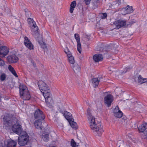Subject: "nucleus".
Masks as SVG:
<instances>
[{
	"mask_svg": "<svg viewBox=\"0 0 147 147\" xmlns=\"http://www.w3.org/2000/svg\"><path fill=\"white\" fill-rule=\"evenodd\" d=\"M132 68V67L128 66L125 68L124 69V73H125L127 71H129Z\"/></svg>",
	"mask_w": 147,
	"mask_h": 147,
	"instance_id": "38",
	"label": "nucleus"
},
{
	"mask_svg": "<svg viewBox=\"0 0 147 147\" xmlns=\"http://www.w3.org/2000/svg\"><path fill=\"white\" fill-rule=\"evenodd\" d=\"M6 78V75L5 74H2L0 76V79L1 81L4 80Z\"/></svg>",
	"mask_w": 147,
	"mask_h": 147,
	"instance_id": "37",
	"label": "nucleus"
},
{
	"mask_svg": "<svg viewBox=\"0 0 147 147\" xmlns=\"http://www.w3.org/2000/svg\"><path fill=\"white\" fill-rule=\"evenodd\" d=\"M73 69L74 72L76 74H77L80 72V67L78 64L75 63L73 67Z\"/></svg>",
	"mask_w": 147,
	"mask_h": 147,
	"instance_id": "20",
	"label": "nucleus"
},
{
	"mask_svg": "<svg viewBox=\"0 0 147 147\" xmlns=\"http://www.w3.org/2000/svg\"><path fill=\"white\" fill-rule=\"evenodd\" d=\"M74 37L75 39L76 40L77 42H80V37L79 35L78 34H74Z\"/></svg>",
	"mask_w": 147,
	"mask_h": 147,
	"instance_id": "35",
	"label": "nucleus"
},
{
	"mask_svg": "<svg viewBox=\"0 0 147 147\" xmlns=\"http://www.w3.org/2000/svg\"><path fill=\"white\" fill-rule=\"evenodd\" d=\"M25 15L26 17L28 18H30L31 17L32 13L31 12L28 11H25Z\"/></svg>",
	"mask_w": 147,
	"mask_h": 147,
	"instance_id": "33",
	"label": "nucleus"
},
{
	"mask_svg": "<svg viewBox=\"0 0 147 147\" xmlns=\"http://www.w3.org/2000/svg\"><path fill=\"white\" fill-rule=\"evenodd\" d=\"M107 15L106 13H102V16H101V18L102 19H105L107 17Z\"/></svg>",
	"mask_w": 147,
	"mask_h": 147,
	"instance_id": "40",
	"label": "nucleus"
},
{
	"mask_svg": "<svg viewBox=\"0 0 147 147\" xmlns=\"http://www.w3.org/2000/svg\"><path fill=\"white\" fill-rule=\"evenodd\" d=\"M13 131L17 134H20L22 131V126L19 124L13 125L12 127Z\"/></svg>",
	"mask_w": 147,
	"mask_h": 147,
	"instance_id": "11",
	"label": "nucleus"
},
{
	"mask_svg": "<svg viewBox=\"0 0 147 147\" xmlns=\"http://www.w3.org/2000/svg\"><path fill=\"white\" fill-rule=\"evenodd\" d=\"M100 4V0H93L92 5L93 8L94 9L97 8Z\"/></svg>",
	"mask_w": 147,
	"mask_h": 147,
	"instance_id": "24",
	"label": "nucleus"
},
{
	"mask_svg": "<svg viewBox=\"0 0 147 147\" xmlns=\"http://www.w3.org/2000/svg\"><path fill=\"white\" fill-rule=\"evenodd\" d=\"M2 97L0 96V101H1V98H2Z\"/></svg>",
	"mask_w": 147,
	"mask_h": 147,
	"instance_id": "47",
	"label": "nucleus"
},
{
	"mask_svg": "<svg viewBox=\"0 0 147 147\" xmlns=\"http://www.w3.org/2000/svg\"><path fill=\"white\" fill-rule=\"evenodd\" d=\"M91 0H84V1L86 4L89 5L90 2Z\"/></svg>",
	"mask_w": 147,
	"mask_h": 147,
	"instance_id": "42",
	"label": "nucleus"
},
{
	"mask_svg": "<svg viewBox=\"0 0 147 147\" xmlns=\"http://www.w3.org/2000/svg\"><path fill=\"white\" fill-rule=\"evenodd\" d=\"M20 92H23L25 91L26 92V91L28 90L27 87L24 84H20L19 86Z\"/></svg>",
	"mask_w": 147,
	"mask_h": 147,
	"instance_id": "27",
	"label": "nucleus"
},
{
	"mask_svg": "<svg viewBox=\"0 0 147 147\" xmlns=\"http://www.w3.org/2000/svg\"><path fill=\"white\" fill-rule=\"evenodd\" d=\"M134 10L132 6L127 5L126 7L123 8L121 10V13L123 15H126L130 13L133 11Z\"/></svg>",
	"mask_w": 147,
	"mask_h": 147,
	"instance_id": "13",
	"label": "nucleus"
},
{
	"mask_svg": "<svg viewBox=\"0 0 147 147\" xmlns=\"http://www.w3.org/2000/svg\"><path fill=\"white\" fill-rule=\"evenodd\" d=\"M91 110L88 108L87 112V117L90 128L94 132L96 133L98 136H100L104 132L101 123L95 120L94 117L91 115Z\"/></svg>",
	"mask_w": 147,
	"mask_h": 147,
	"instance_id": "1",
	"label": "nucleus"
},
{
	"mask_svg": "<svg viewBox=\"0 0 147 147\" xmlns=\"http://www.w3.org/2000/svg\"><path fill=\"white\" fill-rule=\"evenodd\" d=\"M17 142L13 140H10L8 142L7 147H15Z\"/></svg>",
	"mask_w": 147,
	"mask_h": 147,
	"instance_id": "26",
	"label": "nucleus"
},
{
	"mask_svg": "<svg viewBox=\"0 0 147 147\" xmlns=\"http://www.w3.org/2000/svg\"><path fill=\"white\" fill-rule=\"evenodd\" d=\"M65 117L68 120L71 126L75 129H77V124L74 121V119L71 116V114L66 111L64 112V113Z\"/></svg>",
	"mask_w": 147,
	"mask_h": 147,
	"instance_id": "4",
	"label": "nucleus"
},
{
	"mask_svg": "<svg viewBox=\"0 0 147 147\" xmlns=\"http://www.w3.org/2000/svg\"><path fill=\"white\" fill-rule=\"evenodd\" d=\"M121 88H116L115 90V92L116 91H121Z\"/></svg>",
	"mask_w": 147,
	"mask_h": 147,
	"instance_id": "43",
	"label": "nucleus"
},
{
	"mask_svg": "<svg viewBox=\"0 0 147 147\" xmlns=\"http://www.w3.org/2000/svg\"><path fill=\"white\" fill-rule=\"evenodd\" d=\"M34 116L35 119L38 120H42L45 118V116L42 112L38 109L35 111Z\"/></svg>",
	"mask_w": 147,
	"mask_h": 147,
	"instance_id": "6",
	"label": "nucleus"
},
{
	"mask_svg": "<svg viewBox=\"0 0 147 147\" xmlns=\"http://www.w3.org/2000/svg\"><path fill=\"white\" fill-rule=\"evenodd\" d=\"M64 52L67 55V56L68 54H71V52L69 51V49L67 47H66L65 49L64 50Z\"/></svg>",
	"mask_w": 147,
	"mask_h": 147,
	"instance_id": "39",
	"label": "nucleus"
},
{
	"mask_svg": "<svg viewBox=\"0 0 147 147\" xmlns=\"http://www.w3.org/2000/svg\"><path fill=\"white\" fill-rule=\"evenodd\" d=\"M144 134V136H145L146 137L145 138H147V129L143 133Z\"/></svg>",
	"mask_w": 147,
	"mask_h": 147,
	"instance_id": "44",
	"label": "nucleus"
},
{
	"mask_svg": "<svg viewBox=\"0 0 147 147\" xmlns=\"http://www.w3.org/2000/svg\"><path fill=\"white\" fill-rule=\"evenodd\" d=\"M20 97L24 100H28L30 98V92H20Z\"/></svg>",
	"mask_w": 147,
	"mask_h": 147,
	"instance_id": "16",
	"label": "nucleus"
},
{
	"mask_svg": "<svg viewBox=\"0 0 147 147\" xmlns=\"http://www.w3.org/2000/svg\"><path fill=\"white\" fill-rule=\"evenodd\" d=\"M117 146L118 147H129V146L125 142L123 141H119L117 144Z\"/></svg>",
	"mask_w": 147,
	"mask_h": 147,
	"instance_id": "21",
	"label": "nucleus"
},
{
	"mask_svg": "<svg viewBox=\"0 0 147 147\" xmlns=\"http://www.w3.org/2000/svg\"><path fill=\"white\" fill-rule=\"evenodd\" d=\"M15 117H12L11 115L7 114L5 115L3 118V127L6 129H9L14 123L15 121L14 120Z\"/></svg>",
	"mask_w": 147,
	"mask_h": 147,
	"instance_id": "2",
	"label": "nucleus"
},
{
	"mask_svg": "<svg viewBox=\"0 0 147 147\" xmlns=\"http://www.w3.org/2000/svg\"><path fill=\"white\" fill-rule=\"evenodd\" d=\"M114 100L113 96L111 94H107L104 98V102L107 105L108 107H110Z\"/></svg>",
	"mask_w": 147,
	"mask_h": 147,
	"instance_id": "9",
	"label": "nucleus"
},
{
	"mask_svg": "<svg viewBox=\"0 0 147 147\" xmlns=\"http://www.w3.org/2000/svg\"><path fill=\"white\" fill-rule=\"evenodd\" d=\"M7 59L9 63H13L17 62L18 60V58L15 54H13L8 56Z\"/></svg>",
	"mask_w": 147,
	"mask_h": 147,
	"instance_id": "12",
	"label": "nucleus"
},
{
	"mask_svg": "<svg viewBox=\"0 0 147 147\" xmlns=\"http://www.w3.org/2000/svg\"><path fill=\"white\" fill-rule=\"evenodd\" d=\"M93 59L96 62H98L102 60L103 57L101 54H96L93 56Z\"/></svg>",
	"mask_w": 147,
	"mask_h": 147,
	"instance_id": "17",
	"label": "nucleus"
},
{
	"mask_svg": "<svg viewBox=\"0 0 147 147\" xmlns=\"http://www.w3.org/2000/svg\"><path fill=\"white\" fill-rule=\"evenodd\" d=\"M42 94L44 96L45 100V101H47L49 98H51V95L50 92H42Z\"/></svg>",
	"mask_w": 147,
	"mask_h": 147,
	"instance_id": "29",
	"label": "nucleus"
},
{
	"mask_svg": "<svg viewBox=\"0 0 147 147\" xmlns=\"http://www.w3.org/2000/svg\"><path fill=\"white\" fill-rule=\"evenodd\" d=\"M68 61L70 63L73 64L75 62L74 58L73 57L71 54H68Z\"/></svg>",
	"mask_w": 147,
	"mask_h": 147,
	"instance_id": "30",
	"label": "nucleus"
},
{
	"mask_svg": "<svg viewBox=\"0 0 147 147\" xmlns=\"http://www.w3.org/2000/svg\"><path fill=\"white\" fill-rule=\"evenodd\" d=\"M113 24L117 28L119 29L124 26L126 25V21L125 20L119 19L115 21Z\"/></svg>",
	"mask_w": 147,
	"mask_h": 147,
	"instance_id": "8",
	"label": "nucleus"
},
{
	"mask_svg": "<svg viewBox=\"0 0 147 147\" xmlns=\"http://www.w3.org/2000/svg\"><path fill=\"white\" fill-rule=\"evenodd\" d=\"M8 69L11 73L16 77H18V76L14 68L10 65L8 66Z\"/></svg>",
	"mask_w": 147,
	"mask_h": 147,
	"instance_id": "28",
	"label": "nucleus"
},
{
	"mask_svg": "<svg viewBox=\"0 0 147 147\" xmlns=\"http://www.w3.org/2000/svg\"><path fill=\"white\" fill-rule=\"evenodd\" d=\"M147 129V123L142 124L138 128L140 132H144Z\"/></svg>",
	"mask_w": 147,
	"mask_h": 147,
	"instance_id": "19",
	"label": "nucleus"
},
{
	"mask_svg": "<svg viewBox=\"0 0 147 147\" xmlns=\"http://www.w3.org/2000/svg\"><path fill=\"white\" fill-rule=\"evenodd\" d=\"M9 52V49L6 47L1 46L0 47V57H4Z\"/></svg>",
	"mask_w": 147,
	"mask_h": 147,
	"instance_id": "10",
	"label": "nucleus"
},
{
	"mask_svg": "<svg viewBox=\"0 0 147 147\" xmlns=\"http://www.w3.org/2000/svg\"><path fill=\"white\" fill-rule=\"evenodd\" d=\"M71 144L72 147H76V144L74 139H71Z\"/></svg>",
	"mask_w": 147,
	"mask_h": 147,
	"instance_id": "36",
	"label": "nucleus"
},
{
	"mask_svg": "<svg viewBox=\"0 0 147 147\" xmlns=\"http://www.w3.org/2000/svg\"><path fill=\"white\" fill-rule=\"evenodd\" d=\"M38 85L41 92L49 90V88L47 85L43 81L41 80L39 81L38 83Z\"/></svg>",
	"mask_w": 147,
	"mask_h": 147,
	"instance_id": "7",
	"label": "nucleus"
},
{
	"mask_svg": "<svg viewBox=\"0 0 147 147\" xmlns=\"http://www.w3.org/2000/svg\"><path fill=\"white\" fill-rule=\"evenodd\" d=\"M100 80L97 78H94L92 79V84L94 87L98 86Z\"/></svg>",
	"mask_w": 147,
	"mask_h": 147,
	"instance_id": "22",
	"label": "nucleus"
},
{
	"mask_svg": "<svg viewBox=\"0 0 147 147\" xmlns=\"http://www.w3.org/2000/svg\"><path fill=\"white\" fill-rule=\"evenodd\" d=\"M41 120H37L35 121L34 122V125L36 128L39 129L41 130L43 128L42 125Z\"/></svg>",
	"mask_w": 147,
	"mask_h": 147,
	"instance_id": "18",
	"label": "nucleus"
},
{
	"mask_svg": "<svg viewBox=\"0 0 147 147\" xmlns=\"http://www.w3.org/2000/svg\"><path fill=\"white\" fill-rule=\"evenodd\" d=\"M77 42V49L79 52L81 53V46L80 43V42Z\"/></svg>",
	"mask_w": 147,
	"mask_h": 147,
	"instance_id": "32",
	"label": "nucleus"
},
{
	"mask_svg": "<svg viewBox=\"0 0 147 147\" xmlns=\"http://www.w3.org/2000/svg\"><path fill=\"white\" fill-rule=\"evenodd\" d=\"M46 102L47 106L50 108H52L53 107V103H51L47 100L45 101Z\"/></svg>",
	"mask_w": 147,
	"mask_h": 147,
	"instance_id": "34",
	"label": "nucleus"
},
{
	"mask_svg": "<svg viewBox=\"0 0 147 147\" xmlns=\"http://www.w3.org/2000/svg\"><path fill=\"white\" fill-rule=\"evenodd\" d=\"M42 138L45 142H47L49 140V135L47 133L43 134Z\"/></svg>",
	"mask_w": 147,
	"mask_h": 147,
	"instance_id": "31",
	"label": "nucleus"
},
{
	"mask_svg": "<svg viewBox=\"0 0 147 147\" xmlns=\"http://www.w3.org/2000/svg\"><path fill=\"white\" fill-rule=\"evenodd\" d=\"M32 63L33 64V66L35 67L36 66V64L34 62H32Z\"/></svg>",
	"mask_w": 147,
	"mask_h": 147,
	"instance_id": "46",
	"label": "nucleus"
},
{
	"mask_svg": "<svg viewBox=\"0 0 147 147\" xmlns=\"http://www.w3.org/2000/svg\"><path fill=\"white\" fill-rule=\"evenodd\" d=\"M76 3L75 1H74L71 3L69 9V12L70 13H73L74 9L76 7Z\"/></svg>",
	"mask_w": 147,
	"mask_h": 147,
	"instance_id": "25",
	"label": "nucleus"
},
{
	"mask_svg": "<svg viewBox=\"0 0 147 147\" xmlns=\"http://www.w3.org/2000/svg\"><path fill=\"white\" fill-rule=\"evenodd\" d=\"M29 140V136L26 132L19 136L18 138V143L21 146L26 145Z\"/></svg>",
	"mask_w": 147,
	"mask_h": 147,
	"instance_id": "3",
	"label": "nucleus"
},
{
	"mask_svg": "<svg viewBox=\"0 0 147 147\" xmlns=\"http://www.w3.org/2000/svg\"><path fill=\"white\" fill-rule=\"evenodd\" d=\"M24 43L26 46L30 50L33 49V46L30 40L26 36L24 37Z\"/></svg>",
	"mask_w": 147,
	"mask_h": 147,
	"instance_id": "14",
	"label": "nucleus"
},
{
	"mask_svg": "<svg viewBox=\"0 0 147 147\" xmlns=\"http://www.w3.org/2000/svg\"><path fill=\"white\" fill-rule=\"evenodd\" d=\"M28 22L31 31L34 32H37L38 29V27L37 26L36 23L33 19L28 18Z\"/></svg>",
	"mask_w": 147,
	"mask_h": 147,
	"instance_id": "5",
	"label": "nucleus"
},
{
	"mask_svg": "<svg viewBox=\"0 0 147 147\" xmlns=\"http://www.w3.org/2000/svg\"><path fill=\"white\" fill-rule=\"evenodd\" d=\"M138 81L139 83L142 84L147 82V78H144L141 75H139L138 78Z\"/></svg>",
	"mask_w": 147,
	"mask_h": 147,
	"instance_id": "23",
	"label": "nucleus"
},
{
	"mask_svg": "<svg viewBox=\"0 0 147 147\" xmlns=\"http://www.w3.org/2000/svg\"><path fill=\"white\" fill-rule=\"evenodd\" d=\"M122 92H125V91H123Z\"/></svg>",
	"mask_w": 147,
	"mask_h": 147,
	"instance_id": "48",
	"label": "nucleus"
},
{
	"mask_svg": "<svg viewBox=\"0 0 147 147\" xmlns=\"http://www.w3.org/2000/svg\"><path fill=\"white\" fill-rule=\"evenodd\" d=\"M42 47L43 48V49H45V48L46 47V46L45 44H44L43 45H42Z\"/></svg>",
	"mask_w": 147,
	"mask_h": 147,
	"instance_id": "45",
	"label": "nucleus"
},
{
	"mask_svg": "<svg viewBox=\"0 0 147 147\" xmlns=\"http://www.w3.org/2000/svg\"><path fill=\"white\" fill-rule=\"evenodd\" d=\"M113 113L114 115L118 118L121 117L123 115V113L119 110L118 107H116L114 109Z\"/></svg>",
	"mask_w": 147,
	"mask_h": 147,
	"instance_id": "15",
	"label": "nucleus"
},
{
	"mask_svg": "<svg viewBox=\"0 0 147 147\" xmlns=\"http://www.w3.org/2000/svg\"><path fill=\"white\" fill-rule=\"evenodd\" d=\"M5 64L4 61L0 58V66H2Z\"/></svg>",
	"mask_w": 147,
	"mask_h": 147,
	"instance_id": "41",
	"label": "nucleus"
}]
</instances>
